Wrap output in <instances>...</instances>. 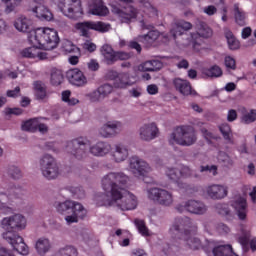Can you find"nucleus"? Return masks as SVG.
I'll use <instances>...</instances> for the list:
<instances>
[{"label":"nucleus","mask_w":256,"mask_h":256,"mask_svg":"<svg viewBox=\"0 0 256 256\" xmlns=\"http://www.w3.org/2000/svg\"><path fill=\"white\" fill-rule=\"evenodd\" d=\"M129 176L123 172H110L102 178V189L105 192L98 197L100 205L113 207L117 205L121 211L137 209V197L126 190Z\"/></svg>","instance_id":"nucleus-1"},{"label":"nucleus","mask_w":256,"mask_h":256,"mask_svg":"<svg viewBox=\"0 0 256 256\" xmlns=\"http://www.w3.org/2000/svg\"><path fill=\"white\" fill-rule=\"evenodd\" d=\"M2 225L6 229V232L2 234L3 239L10 243L14 251H17L20 255H29V246H27L23 237L17 234V231L25 229L27 219L21 214H16L3 218Z\"/></svg>","instance_id":"nucleus-2"},{"label":"nucleus","mask_w":256,"mask_h":256,"mask_svg":"<svg viewBox=\"0 0 256 256\" xmlns=\"http://www.w3.org/2000/svg\"><path fill=\"white\" fill-rule=\"evenodd\" d=\"M67 149L70 151L75 159L82 161L89 153L94 157H105L111 151V145L107 142H98L91 146L89 140L85 138H76L67 144Z\"/></svg>","instance_id":"nucleus-3"},{"label":"nucleus","mask_w":256,"mask_h":256,"mask_svg":"<svg viewBox=\"0 0 256 256\" xmlns=\"http://www.w3.org/2000/svg\"><path fill=\"white\" fill-rule=\"evenodd\" d=\"M174 231H177L180 236V241L182 245H187L189 249L197 251L201 249L203 245L201 240L197 237V225L193 224V221L189 217L177 218L173 225Z\"/></svg>","instance_id":"nucleus-4"},{"label":"nucleus","mask_w":256,"mask_h":256,"mask_svg":"<svg viewBox=\"0 0 256 256\" xmlns=\"http://www.w3.org/2000/svg\"><path fill=\"white\" fill-rule=\"evenodd\" d=\"M28 41L34 47L52 51V49H57L61 39L57 30L49 27H40L28 35Z\"/></svg>","instance_id":"nucleus-5"},{"label":"nucleus","mask_w":256,"mask_h":256,"mask_svg":"<svg viewBox=\"0 0 256 256\" xmlns=\"http://www.w3.org/2000/svg\"><path fill=\"white\" fill-rule=\"evenodd\" d=\"M170 145H181L182 147H191L197 143V134L191 126H179L170 135Z\"/></svg>","instance_id":"nucleus-6"},{"label":"nucleus","mask_w":256,"mask_h":256,"mask_svg":"<svg viewBox=\"0 0 256 256\" xmlns=\"http://www.w3.org/2000/svg\"><path fill=\"white\" fill-rule=\"evenodd\" d=\"M53 3L70 19H79L83 16L81 0H53Z\"/></svg>","instance_id":"nucleus-7"},{"label":"nucleus","mask_w":256,"mask_h":256,"mask_svg":"<svg viewBox=\"0 0 256 256\" xmlns=\"http://www.w3.org/2000/svg\"><path fill=\"white\" fill-rule=\"evenodd\" d=\"M106 65H115L117 61H127L131 59V53L125 51H114L109 44H104L101 49Z\"/></svg>","instance_id":"nucleus-8"},{"label":"nucleus","mask_w":256,"mask_h":256,"mask_svg":"<svg viewBox=\"0 0 256 256\" xmlns=\"http://www.w3.org/2000/svg\"><path fill=\"white\" fill-rule=\"evenodd\" d=\"M166 175L171 181L176 183L180 189H187L189 187L183 183V179L191 177L192 171L190 167L182 166L181 168H167Z\"/></svg>","instance_id":"nucleus-9"},{"label":"nucleus","mask_w":256,"mask_h":256,"mask_svg":"<svg viewBox=\"0 0 256 256\" xmlns=\"http://www.w3.org/2000/svg\"><path fill=\"white\" fill-rule=\"evenodd\" d=\"M40 169L46 179H57L59 177V166L55 158L49 154H45L40 159Z\"/></svg>","instance_id":"nucleus-10"},{"label":"nucleus","mask_w":256,"mask_h":256,"mask_svg":"<svg viewBox=\"0 0 256 256\" xmlns=\"http://www.w3.org/2000/svg\"><path fill=\"white\" fill-rule=\"evenodd\" d=\"M148 198L158 205H162L164 207H169L173 205V194L169 191L161 188H151L148 190Z\"/></svg>","instance_id":"nucleus-11"},{"label":"nucleus","mask_w":256,"mask_h":256,"mask_svg":"<svg viewBox=\"0 0 256 256\" xmlns=\"http://www.w3.org/2000/svg\"><path fill=\"white\" fill-rule=\"evenodd\" d=\"M77 29H79L83 35V37L89 36V30L98 31V33H107L111 29V24H107L105 22H91L85 21L77 24Z\"/></svg>","instance_id":"nucleus-12"},{"label":"nucleus","mask_w":256,"mask_h":256,"mask_svg":"<svg viewBox=\"0 0 256 256\" xmlns=\"http://www.w3.org/2000/svg\"><path fill=\"white\" fill-rule=\"evenodd\" d=\"M129 167L134 177H147V175L151 172V167L149 164L143 159L133 156L130 158Z\"/></svg>","instance_id":"nucleus-13"},{"label":"nucleus","mask_w":256,"mask_h":256,"mask_svg":"<svg viewBox=\"0 0 256 256\" xmlns=\"http://www.w3.org/2000/svg\"><path fill=\"white\" fill-rule=\"evenodd\" d=\"M176 210L178 213L188 211V213H193L194 215H204V213H207V206L201 201L189 200L184 204L178 205Z\"/></svg>","instance_id":"nucleus-14"},{"label":"nucleus","mask_w":256,"mask_h":256,"mask_svg":"<svg viewBox=\"0 0 256 256\" xmlns=\"http://www.w3.org/2000/svg\"><path fill=\"white\" fill-rule=\"evenodd\" d=\"M213 30L205 24L204 22L200 23L197 32L191 33L192 45L194 49H199L197 47H201L203 43V39H209L212 37Z\"/></svg>","instance_id":"nucleus-15"},{"label":"nucleus","mask_w":256,"mask_h":256,"mask_svg":"<svg viewBox=\"0 0 256 256\" xmlns=\"http://www.w3.org/2000/svg\"><path fill=\"white\" fill-rule=\"evenodd\" d=\"M66 77L69 83L76 87H85V84L87 83V77L83 74V71L79 70V68L70 69L66 73Z\"/></svg>","instance_id":"nucleus-16"},{"label":"nucleus","mask_w":256,"mask_h":256,"mask_svg":"<svg viewBox=\"0 0 256 256\" xmlns=\"http://www.w3.org/2000/svg\"><path fill=\"white\" fill-rule=\"evenodd\" d=\"M139 135L143 141H153L159 135V128L155 122L144 124L139 130Z\"/></svg>","instance_id":"nucleus-17"},{"label":"nucleus","mask_w":256,"mask_h":256,"mask_svg":"<svg viewBox=\"0 0 256 256\" xmlns=\"http://www.w3.org/2000/svg\"><path fill=\"white\" fill-rule=\"evenodd\" d=\"M123 129V124L119 121H108L100 128L102 137H113Z\"/></svg>","instance_id":"nucleus-18"},{"label":"nucleus","mask_w":256,"mask_h":256,"mask_svg":"<svg viewBox=\"0 0 256 256\" xmlns=\"http://www.w3.org/2000/svg\"><path fill=\"white\" fill-rule=\"evenodd\" d=\"M191 29H193V24L185 20H178L172 25L170 35L173 37V39H177V37L184 35L185 31H189Z\"/></svg>","instance_id":"nucleus-19"},{"label":"nucleus","mask_w":256,"mask_h":256,"mask_svg":"<svg viewBox=\"0 0 256 256\" xmlns=\"http://www.w3.org/2000/svg\"><path fill=\"white\" fill-rule=\"evenodd\" d=\"M114 11L118 15L121 23H131L133 19H137V9L133 6H128L123 10L117 8Z\"/></svg>","instance_id":"nucleus-20"},{"label":"nucleus","mask_w":256,"mask_h":256,"mask_svg":"<svg viewBox=\"0 0 256 256\" xmlns=\"http://www.w3.org/2000/svg\"><path fill=\"white\" fill-rule=\"evenodd\" d=\"M206 192L210 199L219 200L227 197V187L219 184H213L206 188Z\"/></svg>","instance_id":"nucleus-21"},{"label":"nucleus","mask_w":256,"mask_h":256,"mask_svg":"<svg viewBox=\"0 0 256 256\" xmlns=\"http://www.w3.org/2000/svg\"><path fill=\"white\" fill-rule=\"evenodd\" d=\"M14 27L17 29V31H20L21 33H33L34 26H33V19L27 18L25 16L19 17L14 22Z\"/></svg>","instance_id":"nucleus-22"},{"label":"nucleus","mask_w":256,"mask_h":256,"mask_svg":"<svg viewBox=\"0 0 256 256\" xmlns=\"http://www.w3.org/2000/svg\"><path fill=\"white\" fill-rule=\"evenodd\" d=\"M70 213L72 215L65 217V221L69 225H71V223H77L79 219H85V216L87 215V210L85 209V207H83V205L76 204L74 210H72Z\"/></svg>","instance_id":"nucleus-23"},{"label":"nucleus","mask_w":256,"mask_h":256,"mask_svg":"<svg viewBox=\"0 0 256 256\" xmlns=\"http://www.w3.org/2000/svg\"><path fill=\"white\" fill-rule=\"evenodd\" d=\"M232 207H234L240 221L247 219V200L245 198L240 197L236 199L232 203Z\"/></svg>","instance_id":"nucleus-24"},{"label":"nucleus","mask_w":256,"mask_h":256,"mask_svg":"<svg viewBox=\"0 0 256 256\" xmlns=\"http://www.w3.org/2000/svg\"><path fill=\"white\" fill-rule=\"evenodd\" d=\"M40 47L32 45V47L26 48L22 51V57H26L28 59H40L43 61L47 59V52H41Z\"/></svg>","instance_id":"nucleus-25"},{"label":"nucleus","mask_w":256,"mask_h":256,"mask_svg":"<svg viewBox=\"0 0 256 256\" xmlns=\"http://www.w3.org/2000/svg\"><path fill=\"white\" fill-rule=\"evenodd\" d=\"M173 85L176 91H179L181 95H193V89L191 88V82L183 80L181 78H175Z\"/></svg>","instance_id":"nucleus-26"},{"label":"nucleus","mask_w":256,"mask_h":256,"mask_svg":"<svg viewBox=\"0 0 256 256\" xmlns=\"http://www.w3.org/2000/svg\"><path fill=\"white\" fill-rule=\"evenodd\" d=\"M32 13H34L35 17L40 19V21H51V19H53V13L41 3L32 9Z\"/></svg>","instance_id":"nucleus-27"},{"label":"nucleus","mask_w":256,"mask_h":256,"mask_svg":"<svg viewBox=\"0 0 256 256\" xmlns=\"http://www.w3.org/2000/svg\"><path fill=\"white\" fill-rule=\"evenodd\" d=\"M131 85L129 73H117L114 72L113 86L116 89H125Z\"/></svg>","instance_id":"nucleus-28"},{"label":"nucleus","mask_w":256,"mask_h":256,"mask_svg":"<svg viewBox=\"0 0 256 256\" xmlns=\"http://www.w3.org/2000/svg\"><path fill=\"white\" fill-rule=\"evenodd\" d=\"M77 205H81V203L66 200L65 202H59L56 205V210L58 211V213H61V215H69L72 211L75 210V207H77Z\"/></svg>","instance_id":"nucleus-29"},{"label":"nucleus","mask_w":256,"mask_h":256,"mask_svg":"<svg viewBox=\"0 0 256 256\" xmlns=\"http://www.w3.org/2000/svg\"><path fill=\"white\" fill-rule=\"evenodd\" d=\"M159 35V31L150 30L147 34L139 36L138 41H140V43H143L145 47H151V45H153V43H155L156 40L159 39Z\"/></svg>","instance_id":"nucleus-30"},{"label":"nucleus","mask_w":256,"mask_h":256,"mask_svg":"<svg viewBox=\"0 0 256 256\" xmlns=\"http://www.w3.org/2000/svg\"><path fill=\"white\" fill-rule=\"evenodd\" d=\"M113 157L116 163H121V161H125L129 157V150L123 144H118L115 146Z\"/></svg>","instance_id":"nucleus-31"},{"label":"nucleus","mask_w":256,"mask_h":256,"mask_svg":"<svg viewBox=\"0 0 256 256\" xmlns=\"http://www.w3.org/2000/svg\"><path fill=\"white\" fill-rule=\"evenodd\" d=\"M212 253L214 256H238L233 252V246L227 244V245H220L216 246Z\"/></svg>","instance_id":"nucleus-32"},{"label":"nucleus","mask_w":256,"mask_h":256,"mask_svg":"<svg viewBox=\"0 0 256 256\" xmlns=\"http://www.w3.org/2000/svg\"><path fill=\"white\" fill-rule=\"evenodd\" d=\"M92 15H98L99 17H105L109 13V9L103 3V0L95 2L90 9Z\"/></svg>","instance_id":"nucleus-33"},{"label":"nucleus","mask_w":256,"mask_h":256,"mask_svg":"<svg viewBox=\"0 0 256 256\" xmlns=\"http://www.w3.org/2000/svg\"><path fill=\"white\" fill-rule=\"evenodd\" d=\"M225 38L228 43V47L231 51H237V49L241 47V43L239 42V40H237V38L235 37L233 32H231V30L225 31Z\"/></svg>","instance_id":"nucleus-34"},{"label":"nucleus","mask_w":256,"mask_h":256,"mask_svg":"<svg viewBox=\"0 0 256 256\" xmlns=\"http://www.w3.org/2000/svg\"><path fill=\"white\" fill-rule=\"evenodd\" d=\"M36 251L39 255H45L51 249V242L47 238H39L36 242Z\"/></svg>","instance_id":"nucleus-35"},{"label":"nucleus","mask_w":256,"mask_h":256,"mask_svg":"<svg viewBox=\"0 0 256 256\" xmlns=\"http://www.w3.org/2000/svg\"><path fill=\"white\" fill-rule=\"evenodd\" d=\"M234 17L237 25H240V27L246 25L245 20L247 19V14L239 8V4H234Z\"/></svg>","instance_id":"nucleus-36"},{"label":"nucleus","mask_w":256,"mask_h":256,"mask_svg":"<svg viewBox=\"0 0 256 256\" xmlns=\"http://www.w3.org/2000/svg\"><path fill=\"white\" fill-rule=\"evenodd\" d=\"M163 67V63L159 60H149L141 65L142 71H159Z\"/></svg>","instance_id":"nucleus-37"},{"label":"nucleus","mask_w":256,"mask_h":256,"mask_svg":"<svg viewBox=\"0 0 256 256\" xmlns=\"http://www.w3.org/2000/svg\"><path fill=\"white\" fill-rule=\"evenodd\" d=\"M63 79H64L63 71L57 68H53L51 70V77H50L51 85H53L54 87H59V85L63 83Z\"/></svg>","instance_id":"nucleus-38"},{"label":"nucleus","mask_w":256,"mask_h":256,"mask_svg":"<svg viewBox=\"0 0 256 256\" xmlns=\"http://www.w3.org/2000/svg\"><path fill=\"white\" fill-rule=\"evenodd\" d=\"M219 131L225 141H227L228 143H233V133L231 132V126L229 124H221L219 126Z\"/></svg>","instance_id":"nucleus-39"},{"label":"nucleus","mask_w":256,"mask_h":256,"mask_svg":"<svg viewBox=\"0 0 256 256\" xmlns=\"http://www.w3.org/2000/svg\"><path fill=\"white\" fill-rule=\"evenodd\" d=\"M2 2L6 5L5 13L9 15V13H13L21 5V0H2Z\"/></svg>","instance_id":"nucleus-40"},{"label":"nucleus","mask_w":256,"mask_h":256,"mask_svg":"<svg viewBox=\"0 0 256 256\" xmlns=\"http://www.w3.org/2000/svg\"><path fill=\"white\" fill-rule=\"evenodd\" d=\"M142 8L143 11L146 13V15H149V17H157L158 11L157 8H155L149 1H142Z\"/></svg>","instance_id":"nucleus-41"},{"label":"nucleus","mask_w":256,"mask_h":256,"mask_svg":"<svg viewBox=\"0 0 256 256\" xmlns=\"http://www.w3.org/2000/svg\"><path fill=\"white\" fill-rule=\"evenodd\" d=\"M134 225H136L139 233H141L143 237H149L150 235L149 228H147V225L145 224V220L135 219Z\"/></svg>","instance_id":"nucleus-42"},{"label":"nucleus","mask_w":256,"mask_h":256,"mask_svg":"<svg viewBox=\"0 0 256 256\" xmlns=\"http://www.w3.org/2000/svg\"><path fill=\"white\" fill-rule=\"evenodd\" d=\"M22 131H30V133H35L37 131V120L30 119L22 124Z\"/></svg>","instance_id":"nucleus-43"},{"label":"nucleus","mask_w":256,"mask_h":256,"mask_svg":"<svg viewBox=\"0 0 256 256\" xmlns=\"http://www.w3.org/2000/svg\"><path fill=\"white\" fill-rule=\"evenodd\" d=\"M205 75H207V77H221L223 70L221 67L214 65L205 71Z\"/></svg>","instance_id":"nucleus-44"},{"label":"nucleus","mask_w":256,"mask_h":256,"mask_svg":"<svg viewBox=\"0 0 256 256\" xmlns=\"http://www.w3.org/2000/svg\"><path fill=\"white\" fill-rule=\"evenodd\" d=\"M255 121H256L255 109H251L250 112L242 116V123H245V125H249L250 123H255Z\"/></svg>","instance_id":"nucleus-45"},{"label":"nucleus","mask_w":256,"mask_h":256,"mask_svg":"<svg viewBox=\"0 0 256 256\" xmlns=\"http://www.w3.org/2000/svg\"><path fill=\"white\" fill-rule=\"evenodd\" d=\"M98 91L100 95H102V98L107 97V95H110V93H113V86L111 84H103L98 88Z\"/></svg>","instance_id":"nucleus-46"},{"label":"nucleus","mask_w":256,"mask_h":256,"mask_svg":"<svg viewBox=\"0 0 256 256\" xmlns=\"http://www.w3.org/2000/svg\"><path fill=\"white\" fill-rule=\"evenodd\" d=\"M8 175H10V177H12V179H21V177H22L21 170L19 168H17L16 166H11L8 169Z\"/></svg>","instance_id":"nucleus-47"},{"label":"nucleus","mask_w":256,"mask_h":256,"mask_svg":"<svg viewBox=\"0 0 256 256\" xmlns=\"http://www.w3.org/2000/svg\"><path fill=\"white\" fill-rule=\"evenodd\" d=\"M224 61L227 69H232V71H235V69H237V63L235 62L233 57L226 56Z\"/></svg>","instance_id":"nucleus-48"},{"label":"nucleus","mask_w":256,"mask_h":256,"mask_svg":"<svg viewBox=\"0 0 256 256\" xmlns=\"http://www.w3.org/2000/svg\"><path fill=\"white\" fill-rule=\"evenodd\" d=\"M216 209H218L219 215H231V210L227 204H217Z\"/></svg>","instance_id":"nucleus-49"},{"label":"nucleus","mask_w":256,"mask_h":256,"mask_svg":"<svg viewBox=\"0 0 256 256\" xmlns=\"http://www.w3.org/2000/svg\"><path fill=\"white\" fill-rule=\"evenodd\" d=\"M201 133H202L204 139H206V141H208L209 144H211L212 139H217V137L213 133L209 132V130H207V128H202Z\"/></svg>","instance_id":"nucleus-50"},{"label":"nucleus","mask_w":256,"mask_h":256,"mask_svg":"<svg viewBox=\"0 0 256 256\" xmlns=\"http://www.w3.org/2000/svg\"><path fill=\"white\" fill-rule=\"evenodd\" d=\"M83 49H85V51H88V53H93L97 50V45H95V43L93 42L86 41L83 44Z\"/></svg>","instance_id":"nucleus-51"},{"label":"nucleus","mask_w":256,"mask_h":256,"mask_svg":"<svg viewBox=\"0 0 256 256\" xmlns=\"http://www.w3.org/2000/svg\"><path fill=\"white\" fill-rule=\"evenodd\" d=\"M89 98L92 102L95 101H101L103 99V96L101 95V92H99V88L97 90H94L89 94Z\"/></svg>","instance_id":"nucleus-52"},{"label":"nucleus","mask_w":256,"mask_h":256,"mask_svg":"<svg viewBox=\"0 0 256 256\" xmlns=\"http://www.w3.org/2000/svg\"><path fill=\"white\" fill-rule=\"evenodd\" d=\"M216 229H217L218 233H220V235H227V233H229V231H231L229 226H227L224 223L218 224Z\"/></svg>","instance_id":"nucleus-53"},{"label":"nucleus","mask_w":256,"mask_h":256,"mask_svg":"<svg viewBox=\"0 0 256 256\" xmlns=\"http://www.w3.org/2000/svg\"><path fill=\"white\" fill-rule=\"evenodd\" d=\"M5 115H23V109H21V108H6Z\"/></svg>","instance_id":"nucleus-54"},{"label":"nucleus","mask_w":256,"mask_h":256,"mask_svg":"<svg viewBox=\"0 0 256 256\" xmlns=\"http://www.w3.org/2000/svg\"><path fill=\"white\" fill-rule=\"evenodd\" d=\"M200 171H201V173H203L205 171H209V173H212V175H217V166L216 165L201 166Z\"/></svg>","instance_id":"nucleus-55"},{"label":"nucleus","mask_w":256,"mask_h":256,"mask_svg":"<svg viewBox=\"0 0 256 256\" xmlns=\"http://www.w3.org/2000/svg\"><path fill=\"white\" fill-rule=\"evenodd\" d=\"M7 97H12L15 99L16 97H19L21 95V88L17 86L14 90H8L6 93Z\"/></svg>","instance_id":"nucleus-56"},{"label":"nucleus","mask_w":256,"mask_h":256,"mask_svg":"<svg viewBox=\"0 0 256 256\" xmlns=\"http://www.w3.org/2000/svg\"><path fill=\"white\" fill-rule=\"evenodd\" d=\"M128 47L129 49H135L137 53H141V51L143 50V48H141V45L137 41H130L128 43Z\"/></svg>","instance_id":"nucleus-57"},{"label":"nucleus","mask_w":256,"mask_h":256,"mask_svg":"<svg viewBox=\"0 0 256 256\" xmlns=\"http://www.w3.org/2000/svg\"><path fill=\"white\" fill-rule=\"evenodd\" d=\"M147 93H149V95H157V93H159V87L155 84H150L147 86Z\"/></svg>","instance_id":"nucleus-58"},{"label":"nucleus","mask_w":256,"mask_h":256,"mask_svg":"<svg viewBox=\"0 0 256 256\" xmlns=\"http://www.w3.org/2000/svg\"><path fill=\"white\" fill-rule=\"evenodd\" d=\"M204 13H206V15H215V13H217V7L210 5L204 8Z\"/></svg>","instance_id":"nucleus-59"},{"label":"nucleus","mask_w":256,"mask_h":256,"mask_svg":"<svg viewBox=\"0 0 256 256\" xmlns=\"http://www.w3.org/2000/svg\"><path fill=\"white\" fill-rule=\"evenodd\" d=\"M237 119V111L236 110H229L227 115V121L232 123V121H235Z\"/></svg>","instance_id":"nucleus-60"},{"label":"nucleus","mask_w":256,"mask_h":256,"mask_svg":"<svg viewBox=\"0 0 256 256\" xmlns=\"http://www.w3.org/2000/svg\"><path fill=\"white\" fill-rule=\"evenodd\" d=\"M88 69H90V71H98L99 70V62L96 60H91L88 63Z\"/></svg>","instance_id":"nucleus-61"},{"label":"nucleus","mask_w":256,"mask_h":256,"mask_svg":"<svg viewBox=\"0 0 256 256\" xmlns=\"http://www.w3.org/2000/svg\"><path fill=\"white\" fill-rule=\"evenodd\" d=\"M251 27H246L242 30V39H248V37H251Z\"/></svg>","instance_id":"nucleus-62"},{"label":"nucleus","mask_w":256,"mask_h":256,"mask_svg":"<svg viewBox=\"0 0 256 256\" xmlns=\"http://www.w3.org/2000/svg\"><path fill=\"white\" fill-rule=\"evenodd\" d=\"M132 256H147V254L143 249H135L132 251Z\"/></svg>","instance_id":"nucleus-63"},{"label":"nucleus","mask_w":256,"mask_h":256,"mask_svg":"<svg viewBox=\"0 0 256 256\" xmlns=\"http://www.w3.org/2000/svg\"><path fill=\"white\" fill-rule=\"evenodd\" d=\"M0 256H14V255L8 249L0 248Z\"/></svg>","instance_id":"nucleus-64"}]
</instances>
